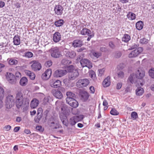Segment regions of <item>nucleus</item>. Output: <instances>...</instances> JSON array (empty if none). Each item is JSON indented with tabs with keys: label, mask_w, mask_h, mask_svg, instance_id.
Returning <instances> with one entry per match:
<instances>
[{
	"label": "nucleus",
	"mask_w": 154,
	"mask_h": 154,
	"mask_svg": "<svg viewBox=\"0 0 154 154\" xmlns=\"http://www.w3.org/2000/svg\"><path fill=\"white\" fill-rule=\"evenodd\" d=\"M15 99L16 106L18 108L21 107L24 101H26V98L24 97L22 93L20 91H18L16 93Z\"/></svg>",
	"instance_id": "obj_1"
},
{
	"label": "nucleus",
	"mask_w": 154,
	"mask_h": 154,
	"mask_svg": "<svg viewBox=\"0 0 154 154\" xmlns=\"http://www.w3.org/2000/svg\"><path fill=\"white\" fill-rule=\"evenodd\" d=\"M49 51L51 57L53 58H58L61 56V52L58 47H55L51 48Z\"/></svg>",
	"instance_id": "obj_2"
},
{
	"label": "nucleus",
	"mask_w": 154,
	"mask_h": 154,
	"mask_svg": "<svg viewBox=\"0 0 154 154\" xmlns=\"http://www.w3.org/2000/svg\"><path fill=\"white\" fill-rule=\"evenodd\" d=\"M14 98L11 95H8L5 100V106L7 109L11 108L14 103Z\"/></svg>",
	"instance_id": "obj_3"
},
{
	"label": "nucleus",
	"mask_w": 154,
	"mask_h": 154,
	"mask_svg": "<svg viewBox=\"0 0 154 154\" xmlns=\"http://www.w3.org/2000/svg\"><path fill=\"white\" fill-rule=\"evenodd\" d=\"M89 83V81L88 79H80L77 82L76 85L77 87L79 88H84L88 86Z\"/></svg>",
	"instance_id": "obj_4"
},
{
	"label": "nucleus",
	"mask_w": 154,
	"mask_h": 154,
	"mask_svg": "<svg viewBox=\"0 0 154 154\" xmlns=\"http://www.w3.org/2000/svg\"><path fill=\"white\" fill-rule=\"evenodd\" d=\"M143 51V48L138 47L132 51L128 55L129 58H132L137 57Z\"/></svg>",
	"instance_id": "obj_5"
},
{
	"label": "nucleus",
	"mask_w": 154,
	"mask_h": 154,
	"mask_svg": "<svg viewBox=\"0 0 154 154\" xmlns=\"http://www.w3.org/2000/svg\"><path fill=\"white\" fill-rule=\"evenodd\" d=\"M48 125L49 127L53 129L59 128L60 126V125L58 123H57L53 117H51L48 120Z\"/></svg>",
	"instance_id": "obj_6"
},
{
	"label": "nucleus",
	"mask_w": 154,
	"mask_h": 154,
	"mask_svg": "<svg viewBox=\"0 0 154 154\" xmlns=\"http://www.w3.org/2000/svg\"><path fill=\"white\" fill-rule=\"evenodd\" d=\"M80 62L82 67H87L89 69H91L92 67V63L88 59H82L80 60Z\"/></svg>",
	"instance_id": "obj_7"
},
{
	"label": "nucleus",
	"mask_w": 154,
	"mask_h": 154,
	"mask_svg": "<svg viewBox=\"0 0 154 154\" xmlns=\"http://www.w3.org/2000/svg\"><path fill=\"white\" fill-rule=\"evenodd\" d=\"M6 78L7 80L10 83L12 84H14L15 83L16 78L15 75L10 72H7L6 75Z\"/></svg>",
	"instance_id": "obj_8"
},
{
	"label": "nucleus",
	"mask_w": 154,
	"mask_h": 154,
	"mask_svg": "<svg viewBox=\"0 0 154 154\" xmlns=\"http://www.w3.org/2000/svg\"><path fill=\"white\" fill-rule=\"evenodd\" d=\"M63 7L60 5H56L54 9L55 14L58 15H61L63 13Z\"/></svg>",
	"instance_id": "obj_9"
},
{
	"label": "nucleus",
	"mask_w": 154,
	"mask_h": 154,
	"mask_svg": "<svg viewBox=\"0 0 154 154\" xmlns=\"http://www.w3.org/2000/svg\"><path fill=\"white\" fill-rule=\"evenodd\" d=\"M71 63V61L66 59H63L62 60L61 63V64L67 66L68 69H70V70L68 71L69 72H71L73 68V66L72 65L68 66Z\"/></svg>",
	"instance_id": "obj_10"
},
{
	"label": "nucleus",
	"mask_w": 154,
	"mask_h": 154,
	"mask_svg": "<svg viewBox=\"0 0 154 154\" xmlns=\"http://www.w3.org/2000/svg\"><path fill=\"white\" fill-rule=\"evenodd\" d=\"M61 82L58 80L52 79L50 80V85L51 87L57 88L60 86L61 85Z\"/></svg>",
	"instance_id": "obj_11"
},
{
	"label": "nucleus",
	"mask_w": 154,
	"mask_h": 154,
	"mask_svg": "<svg viewBox=\"0 0 154 154\" xmlns=\"http://www.w3.org/2000/svg\"><path fill=\"white\" fill-rule=\"evenodd\" d=\"M67 72L65 70L59 69L55 71L54 75L56 77H60L66 75Z\"/></svg>",
	"instance_id": "obj_12"
},
{
	"label": "nucleus",
	"mask_w": 154,
	"mask_h": 154,
	"mask_svg": "<svg viewBox=\"0 0 154 154\" xmlns=\"http://www.w3.org/2000/svg\"><path fill=\"white\" fill-rule=\"evenodd\" d=\"M52 71L51 69H48L46 70L42 76V78L45 80H47L50 77Z\"/></svg>",
	"instance_id": "obj_13"
},
{
	"label": "nucleus",
	"mask_w": 154,
	"mask_h": 154,
	"mask_svg": "<svg viewBox=\"0 0 154 154\" xmlns=\"http://www.w3.org/2000/svg\"><path fill=\"white\" fill-rule=\"evenodd\" d=\"M70 99L68 98L66 99V103L71 106L76 108L78 107L79 104L78 102L75 99L69 100Z\"/></svg>",
	"instance_id": "obj_14"
},
{
	"label": "nucleus",
	"mask_w": 154,
	"mask_h": 154,
	"mask_svg": "<svg viewBox=\"0 0 154 154\" xmlns=\"http://www.w3.org/2000/svg\"><path fill=\"white\" fill-rule=\"evenodd\" d=\"M34 63L31 65L32 69L35 71L39 70L42 68L41 64L38 62L33 61Z\"/></svg>",
	"instance_id": "obj_15"
},
{
	"label": "nucleus",
	"mask_w": 154,
	"mask_h": 154,
	"mask_svg": "<svg viewBox=\"0 0 154 154\" xmlns=\"http://www.w3.org/2000/svg\"><path fill=\"white\" fill-rule=\"evenodd\" d=\"M135 75L137 78L142 79L143 78L145 75V72L144 70L140 69L137 70Z\"/></svg>",
	"instance_id": "obj_16"
},
{
	"label": "nucleus",
	"mask_w": 154,
	"mask_h": 154,
	"mask_svg": "<svg viewBox=\"0 0 154 154\" xmlns=\"http://www.w3.org/2000/svg\"><path fill=\"white\" fill-rule=\"evenodd\" d=\"M61 35L60 33L58 32H56L53 35V40L55 43H57L61 40Z\"/></svg>",
	"instance_id": "obj_17"
},
{
	"label": "nucleus",
	"mask_w": 154,
	"mask_h": 154,
	"mask_svg": "<svg viewBox=\"0 0 154 154\" xmlns=\"http://www.w3.org/2000/svg\"><path fill=\"white\" fill-rule=\"evenodd\" d=\"M79 75V73L78 71L77 70H75L71 73L69 76V78L70 80H73L75 79Z\"/></svg>",
	"instance_id": "obj_18"
},
{
	"label": "nucleus",
	"mask_w": 154,
	"mask_h": 154,
	"mask_svg": "<svg viewBox=\"0 0 154 154\" xmlns=\"http://www.w3.org/2000/svg\"><path fill=\"white\" fill-rule=\"evenodd\" d=\"M81 99L84 101L87 100L89 97L88 93L85 91H82L81 93Z\"/></svg>",
	"instance_id": "obj_19"
},
{
	"label": "nucleus",
	"mask_w": 154,
	"mask_h": 154,
	"mask_svg": "<svg viewBox=\"0 0 154 154\" xmlns=\"http://www.w3.org/2000/svg\"><path fill=\"white\" fill-rule=\"evenodd\" d=\"M39 103V101L36 98H34L31 102L30 107L32 109H35L38 106Z\"/></svg>",
	"instance_id": "obj_20"
},
{
	"label": "nucleus",
	"mask_w": 154,
	"mask_h": 154,
	"mask_svg": "<svg viewBox=\"0 0 154 154\" xmlns=\"http://www.w3.org/2000/svg\"><path fill=\"white\" fill-rule=\"evenodd\" d=\"M60 117L63 124L66 126H67L68 125V123L67 120L66 116L64 114H61Z\"/></svg>",
	"instance_id": "obj_21"
},
{
	"label": "nucleus",
	"mask_w": 154,
	"mask_h": 154,
	"mask_svg": "<svg viewBox=\"0 0 154 154\" xmlns=\"http://www.w3.org/2000/svg\"><path fill=\"white\" fill-rule=\"evenodd\" d=\"M72 45L74 47H80L82 45V41L79 39L75 40L73 42Z\"/></svg>",
	"instance_id": "obj_22"
},
{
	"label": "nucleus",
	"mask_w": 154,
	"mask_h": 154,
	"mask_svg": "<svg viewBox=\"0 0 154 154\" xmlns=\"http://www.w3.org/2000/svg\"><path fill=\"white\" fill-rule=\"evenodd\" d=\"M110 84V77L108 76L104 79L102 85L104 87H106L109 86Z\"/></svg>",
	"instance_id": "obj_23"
},
{
	"label": "nucleus",
	"mask_w": 154,
	"mask_h": 154,
	"mask_svg": "<svg viewBox=\"0 0 154 154\" xmlns=\"http://www.w3.org/2000/svg\"><path fill=\"white\" fill-rule=\"evenodd\" d=\"M14 45H17L20 44V36L18 35H16L13 38V41Z\"/></svg>",
	"instance_id": "obj_24"
},
{
	"label": "nucleus",
	"mask_w": 154,
	"mask_h": 154,
	"mask_svg": "<svg viewBox=\"0 0 154 154\" xmlns=\"http://www.w3.org/2000/svg\"><path fill=\"white\" fill-rule=\"evenodd\" d=\"M53 94L56 98L59 99H61L63 97V95L61 92L59 91L54 90L53 91Z\"/></svg>",
	"instance_id": "obj_25"
},
{
	"label": "nucleus",
	"mask_w": 154,
	"mask_h": 154,
	"mask_svg": "<svg viewBox=\"0 0 154 154\" xmlns=\"http://www.w3.org/2000/svg\"><path fill=\"white\" fill-rule=\"evenodd\" d=\"M66 95L67 96V97L66 99H66L68 98L70 99L69 100H71L72 99H74V98L75 97V94L71 91L67 92L66 93Z\"/></svg>",
	"instance_id": "obj_26"
},
{
	"label": "nucleus",
	"mask_w": 154,
	"mask_h": 154,
	"mask_svg": "<svg viewBox=\"0 0 154 154\" xmlns=\"http://www.w3.org/2000/svg\"><path fill=\"white\" fill-rule=\"evenodd\" d=\"M25 72L30 79L34 80L35 79V75L33 72L28 70H25Z\"/></svg>",
	"instance_id": "obj_27"
},
{
	"label": "nucleus",
	"mask_w": 154,
	"mask_h": 154,
	"mask_svg": "<svg viewBox=\"0 0 154 154\" xmlns=\"http://www.w3.org/2000/svg\"><path fill=\"white\" fill-rule=\"evenodd\" d=\"M91 31L89 29L84 28L81 31V33L83 35L89 36L91 34Z\"/></svg>",
	"instance_id": "obj_28"
},
{
	"label": "nucleus",
	"mask_w": 154,
	"mask_h": 154,
	"mask_svg": "<svg viewBox=\"0 0 154 154\" xmlns=\"http://www.w3.org/2000/svg\"><path fill=\"white\" fill-rule=\"evenodd\" d=\"M28 83V80L27 78L25 77H23L20 80V85L23 86H26Z\"/></svg>",
	"instance_id": "obj_29"
},
{
	"label": "nucleus",
	"mask_w": 154,
	"mask_h": 154,
	"mask_svg": "<svg viewBox=\"0 0 154 154\" xmlns=\"http://www.w3.org/2000/svg\"><path fill=\"white\" fill-rule=\"evenodd\" d=\"M128 18L129 20H135L136 18L135 14L132 12H129L127 15Z\"/></svg>",
	"instance_id": "obj_30"
},
{
	"label": "nucleus",
	"mask_w": 154,
	"mask_h": 154,
	"mask_svg": "<svg viewBox=\"0 0 154 154\" xmlns=\"http://www.w3.org/2000/svg\"><path fill=\"white\" fill-rule=\"evenodd\" d=\"M40 109H38L37 111V115L35 117L34 119L35 122L37 123L39 122L42 116V114L41 113L40 114L39 112Z\"/></svg>",
	"instance_id": "obj_31"
},
{
	"label": "nucleus",
	"mask_w": 154,
	"mask_h": 154,
	"mask_svg": "<svg viewBox=\"0 0 154 154\" xmlns=\"http://www.w3.org/2000/svg\"><path fill=\"white\" fill-rule=\"evenodd\" d=\"M143 25V22L142 21H139L136 23V27L138 30H140L142 29Z\"/></svg>",
	"instance_id": "obj_32"
},
{
	"label": "nucleus",
	"mask_w": 154,
	"mask_h": 154,
	"mask_svg": "<svg viewBox=\"0 0 154 154\" xmlns=\"http://www.w3.org/2000/svg\"><path fill=\"white\" fill-rule=\"evenodd\" d=\"M136 76L135 74L134 75V74H131L128 78V81H129L130 82L133 83L136 81Z\"/></svg>",
	"instance_id": "obj_33"
},
{
	"label": "nucleus",
	"mask_w": 154,
	"mask_h": 154,
	"mask_svg": "<svg viewBox=\"0 0 154 154\" xmlns=\"http://www.w3.org/2000/svg\"><path fill=\"white\" fill-rule=\"evenodd\" d=\"M130 39V36L127 34H125L122 38V41L126 42H128Z\"/></svg>",
	"instance_id": "obj_34"
},
{
	"label": "nucleus",
	"mask_w": 154,
	"mask_h": 154,
	"mask_svg": "<svg viewBox=\"0 0 154 154\" xmlns=\"http://www.w3.org/2000/svg\"><path fill=\"white\" fill-rule=\"evenodd\" d=\"M136 94L138 96L142 95L144 93V90L143 88H138L136 91Z\"/></svg>",
	"instance_id": "obj_35"
},
{
	"label": "nucleus",
	"mask_w": 154,
	"mask_h": 154,
	"mask_svg": "<svg viewBox=\"0 0 154 154\" xmlns=\"http://www.w3.org/2000/svg\"><path fill=\"white\" fill-rule=\"evenodd\" d=\"M91 53L93 56L97 58L101 56L102 55V53L101 52L94 51H92Z\"/></svg>",
	"instance_id": "obj_36"
},
{
	"label": "nucleus",
	"mask_w": 154,
	"mask_h": 154,
	"mask_svg": "<svg viewBox=\"0 0 154 154\" xmlns=\"http://www.w3.org/2000/svg\"><path fill=\"white\" fill-rule=\"evenodd\" d=\"M63 23V19H60L56 21L55 22L54 24L57 27H60L62 26Z\"/></svg>",
	"instance_id": "obj_37"
},
{
	"label": "nucleus",
	"mask_w": 154,
	"mask_h": 154,
	"mask_svg": "<svg viewBox=\"0 0 154 154\" xmlns=\"http://www.w3.org/2000/svg\"><path fill=\"white\" fill-rule=\"evenodd\" d=\"M77 122H76V119L74 116H73L69 120V123L72 125L73 126Z\"/></svg>",
	"instance_id": "obj_38"
},
{
	"label": "nucleus",
	"mask_w": 154,
	"mask_h": 154,
	"mask_svg": "<svg viewBox=\"0 0 154 154\" xmlns=\"http://www.w3.org/2000/svg\"><path fill=\"white\" fill-rule=\"evenodd\" d=\"M8 63L11 65H16L18 63V61L16 60L11 58L9 60Z\"/></svg>",
	"instance_id": "obj_39"
},
{
	"label": "nucleus",
	"mask_w": 154,
	"mask_h": 154,
	"mask_svg": "<svg viewBox=\"0 0 154 154\" xmlns=\"http://www.w3.org/2000/svg\"><path fill=\"white\" fill-rule=\"evenodd\" d=\"M68 56L71 58H74L76 56V53L73 51H69L68 53Z\"/></svg>",
	"instance_id": "obj_40"
},
{
	"label": "nucleus",
	"mask_w": 154,
	"mask_h": 154,
	"mask_svg": "<svg viewBox=\"0 0 154 154\" xmlns=\"http://www.w3.org/2000/svg\"><path fill=\"white\" fill-rule=\"evenodd\" d=\"M33 56V54L31 52L28 51L27 52H26L24 53V57L28 58H30L32 57Z\"/></svg>",
	"instance_id": "obj_41"
},
{
	"label": "nucleus",
	"mask_w": 154,
	"mask_h": 154,
	"mask_svg": "<svg viewBox=\"0 0 154 154\" xmlns=\"http://www.w3.org/2000/svg\"><path fill=\"white\" fill-rule=\"evenodd\" d=\"M5 94V91L3 88L0 87V98H3Z\"/></svg>",
	"instance_id": "obj_42"
},
{
	"label": "nucleus",
	"mask_w": 154,
	"mask_h": 154,
	"mask_svg": "<svg viewBox=\"0 0 154 154\" xmlns=\"http://www.w3.org/2000/svg\"><path fill=\"white\" fill-rule=\"evenodd\" d=\"M110 113L112 115L117 116L119 115V112L115 109H112L110 112Z\"/></svg>",
	"instance_id": "obj_43"
},
{
	"label": "nucleus",
	"mask_w": 154,
	"mask_h": 154,
	"mask_svg": "<svg viewBox=\"0 0 154 154\" xmlns=\"http://www.w3.org/2000/svg\"><path fill=\"white\" fill-rule=\"evenodd\" d=\"M118 77L121 79H123L124 76V73L122 71H119L117 73Z\"/></svg>",
	"instance_id": "obj_44"
},
{
	"label": "nucleus",
	"mask_w": 154,
	"mask_h": 154,
	"mask_svg": "<svg viewBox=\"0 0 154 154\" xmlns=\"http://www.w3.org/2000/svg\"><path fill=\"white\" fill-rule=\"evenodd\" d=\"M149 74L152 78L154 79V68H152L149 70Z\"/></svg>",
	"instance_id": "obj_45"
},
{
	"label": "nucleus",
	"mask_w": 154,
	"mask_h": 154,
	"mask_svg": "<svg viewBox=\"0 0 154 154\" xmlns=\"http://www.w3.org/2000/svg\"><path fill=\"white\" fill-rule=\"evenodd\" d=\"M149 42V40L145 38H143L141 39L140 40V42L141 43L146 44L148 43Z\"/></svg>",
	"instance_id": "obj_46"
},
{
	"label": "nucleus",
	"mask_w": 154,
	"mask_h": 154,
	"mask_svg": "<svg viewBox=\"0 0 154 154\" xmlns=\"http://www.w3.org/2000/svg\"><path fill=\"white\" fill-rule=\"evenodd\" d=\"M89 75L92 79H94L96 76L95 72L93 70H91L89 72Z\"/></svg>",
	"instance_id": "obj_47"
},
{
	"label": "nucleus",
	"mask_w": 154,
	"mask_h": 154,
	"mask_svg": "<svg viewBox=\"0 0 154 154\" xmlns=\"http://www.w3.org/2000/svg\"><path fill=\"white\" fill-rule=\"evenodd\" d=\"M131 116L133 119L135 120L138 117L137 114L136 112H133L131 113Z\"/></svg>",
	"instance_id": "obj_48"
},
{
	"label": "nucleus",
	"mask_w": 154,
	"mask_h": 154,
	"mask_svg": "<svg viewBox=\"0 0 154 154\" xmlns=\"http://www.w3.org/2000/svg\"><path fill=\"white\" fill-rule=\"evenodd\" d=\"M77 122L81 121L83 118V115H80L78 116H74Z\"/></svg>",
	"instance_id": "obj_49"
},
{
	"label": "nucleus",
	"mask_w": 154,
	"mask_h": 154,
	"mask_svg": "<svg viewBox=\"0 0 154 154\" xmlns=\"http://www.w3.org/2000/svg\"><path fill=\"white\" fill-rule=\"evenodd\" d=\"M35 129L36 130L40 132H42L44 130V128L40 125L37 126L35 128Z\"/></svg>",
	"instance_id": "obj_50"
},
{
	"label": "nucleus",
	"mask_w": 154,
	"mask_h": 154,
	"mask_svg": "<svg viewBox=\"0 0 154 154\" xmlns=\"http://www.w3.org/2000/svg\"><path fill=\"white\" fill-rule=\"evenodd\" d=\"M98 71L99 72L98 76H101L104 74L105 70L104 68H103L98 69Z\"/></svg>",
	"instance_id": "obj_51"
},
{
	"label": "nucleus",
	"mask_w": 154,
	"mask_h": 154,
	"mask_svg": "<svg viewBox=\"0 0 154 154\" xmlns=\"http://www.w3.org/2000/svg\"><path fill=\"white\" fill-rule=\"evenodd\" d=\"M49 100L48 98L47 97H45L43 100V104L45 105H46L48 102Z\"/></svg>",
	"instance_id": "obj_52"
},
{
	"label": "nucleus",
	"mask_w": 154,
	"mask_h": 154,
	"mask_svg": "<svg viewBox=\"0 0 154 154\" xmlns=\"http://www.w3.org/2000/svg\"><path fill=\"white\" fill-rule=\"evenodd\" d=\"M52 62L51 60H48L45 63V65L46 66L49 67L52 65Z\"/></svg>",
	"instance_id": "obj_53"
},
{
	"label": "nucleus",
	"mask_w": 154,
	"mask_h": 154,
	"mask_svg": "<svg viewBox=\"0 0 154 154\" xmlns=\"http://www.w3.org/2000/svg\"><path fill=\"white\" fill-rule=\"evenodd\" d=\"M67 108L65 106H63L61 108L62 112L63 113H66L67 112Z\"/></svg>",
	"instance_id": "obj_54"
},
{
	"label": "nucleus",
	"mask_w": 154,
	"mask_h": 154,
	"mask_svg": "<svg viewBox=\"0 0 154 154\" xmlns=\"http://www.w3.org/2000/svg\"><path fill=\"white\" fill-rule=\"evenodd\" d=\"M121 52L120 51H118L116 53L115 56L116 58H119L121 56Z\"/></svg>",
	"instance_id": "obj_55"
},
{
	"label": "nucleus",
	"mask_w": 154,
	"mask_h": 154,
	"mask_svg": "<svg viewBox=\"0 0 154 154\" xmlns=\"http://www.w3.org/2000/svg\"><path fill=\"white\" fill-rule=\"evenodd\" d=\"M125 67V65L123 63H121L119 64L118 66V68L119 69H123Z\"/></svg>",
	"instance_id": "obj_56"
},
{
	"label": "nucleus",
	"mask_w": 154,
	"mask_h": 154,
	"mask_svg": "<svg viewBox=\"0 0 154 154\" xmlns=\"http://www.w3.org/2000/svg\"><path fill=\"white\" fill-rule=\"evenodd\" d=\"M11 128V127L10 125H7L5 126L4 128L5 130L6 131H9L10 130Z\"/></svg>",
	"instance_id": "obj_57"
},
{
	"label": "nucleus",
	"mask_w": 154,
	"mask_h": 154,
	"mask_svg": "<svg viewBox=\"0 0 154 154\" xmlns=\"http://www.w3.org/2000/svg\"><path fill=\"white\" fill-rule=\"evenodd\" d=\"M100 51L103 52H105L107 51L106 48L103 47H100Z\"/></svg>",
	"instance_id": "obj_58"
},
{
	"label": "nucleus",
	"mask_w": 154,
	"mask_h": 154,
	"mask_svg": "<svg viewBox=\"0 0 154 154\" xmlns=\"http://www.w3.org/2000/svg\"><path fill=\"white\" fill-rule=\"evenodd\" d=\"M109 46L112 48H115V45L112 42H110L109 43Z\"/></svg>",
	"instance_id": "obj_59"
},
{
	"label": "nucleus",
	"mask_w": 154,
	"mask_h": 154,
	"mask_svg": "<svg viewBox=\"0 0 154 154\" xmlns=\"http://www.w3.org/2000/svg\"><path fill=\"white\" fill-rule=\"evenodd\" d=\"M122 84L121 83H119L117 84L116 85V88L118 89H120L122 87Z\"/></svg>",
	"instance_id": "obj_60"
},
{
	"label": "nucleus",
	"mask_w": 154,
	"mask_h": 154,
	"mask_svg": "<svg viewBox=\"0 0 154 154\" xmlns=\"http://www.w3.org/2000/svg\"><path fill=\"white\" fill-rule=\"evenodd\" d=\"M21 76V74L19 72H17L15 73V78H19Z\"/></svg>",
	"instance_id": "obj_61"
},
{
	"label": "nucleus",
	"mask_w": 154,
	"mask_h": 154,
	"mask_svg": "<svg viewBox=\"0 0 154 154\" xmlns=\"http://www.w3.org/2000/svg\"><path fill=\"white\" fill-rule=\"evenodd\" d=\"M90 90L92 93H94L95 92L94 88V87L91 86L90 87Z\"/></svg>",
	"instance_id": "obj_62"
},
{
	"label": "nucleus",
	"mask_w": 154,
	"mask_h": 154,
	"mask_svg": "<svg viewBox=\"0 0 154 154\" xmlns=\"http://www.w3.org/2000/svg\"><path fill=\"white\" fill-rule=\"evenodd\" d=\"M20 129V127H15L14 130V131L15 132H17Z\"/></svg>",
	"instance_id": "obj_63"
},
{
	"label": "nucleus",
	"mask_w": 154,
	"mask_h": 154,
	"mask_svg": "<svg viewBox=\"0 0 154 154\" xmlns=\"http://www.w3.org/2000/svg\"><path fill=\"white\" fill-rule=\"evenodd\" d=\"M5 3L3 2L0 1V8H2L5 6Z\"/></svg>",
	"instance_id": "obj_64"
}]
</instances>
